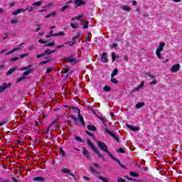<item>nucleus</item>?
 Wrapping results in <instances>:
<instances>
[{"label":"nucleus","mask_w":182,"mask_h":182,"mask_svg":"<svg viewBox=\"0 0 182 182\" xmlns=\"http://www.w3.org/2000/svg\"><path fill=\"white\" fill-rule=\"evenodd\" d=\"M98 147L100 149V150H102V151H105V153H107L108 156H109V157H113V154H112V153H110V151H109L107 150V145H106V144H105V142H102L100 141H96Z\"/></svg>","instance_id":"1"},{"label":"nucleus","mask_w":182,"mask_h":182,"mask_svg":"<svg viewBox=\"0 0 182 182\" xmlns=\"http://www.w3.org/2000/svg\"><path fill=\"white\" fill-rule=\"evenodd\" d=\"M164 46H166V43H160L159 47L156 48V55L158 59H161L163 56L161 55V52L164 50Z\"/></svg>","instance_id":"2"},{"label":"nucleus","mask_w":182,"mask_h":182,"mask_svg":"<svg viewBox=\"0 0 182 182\" xmlns=\"http://www.w3.org/2000/svg\"><path fill=\"white\" fill-rule=\"evenodd\" d=\"M87 144L88 146H90V147H91V149H92V151H94V153H96V154H97V156L100 157V159H105V156H103V154H100V152L97 150L96 147H95V146L93 145L92 141H90V139L87 140Z\"/></svg>","instance_id":"3"},{"label":"nucleus","mask_w":182,"mask_h":182,"mask_svg":"<svg viewBox=\"0 0 182 182\" xmlns=\"http://www.w3.org/2000/svg\"><path fill=\"white\" fill-rule=\"evenodd\" d=\"M181 68V65H180V64H175L170 68V71L171 72V73H176V72H178V70H180Z\"/></svg>","instance_id":"4"},{"label":"nucleus","mask_w":182,"mask_h":182,"mask_svg":"<svg viewBox=\"0 0 182 182\" xmlns=\"http://www.w3.org/2000/svg\"><path fill=\"white\" fill-rule=\"evenodd\" d=\"M75 39H82V34L80 33H77L75 37L73 38V43H65V45H69L70 46H73V45H75Z\"/></svg>","instance_id":"5"},{"label":"nucleus","mask_w":182,"mask_h":182,"mask_svg":"<svg viewBox=\"0 0 182 182\" xmlns=\"http://www.w3.org/2000/svg\"><path fill=\"white\" fill-rule=\"evenodd\" d=\"M61 173L69 174V176H70L71 177H73V178L76 179L75 174H73L68 168H63L61 170Z\"/></svg>","instance_id":"6"},{"label":"nucleus","mask_w":182,"mask_h":182,"mask_svg":"<svg viewBox=\"0 0 182 182\" xmlns=\"http://www.w3.org/2000/svg\"><path fill=\"white\" fill-rule=\"evenodd\" d=\"M9 86H11V82L6 84V83H3L1 86H0V93H2V92H4L6 90V89H7V87H9Z\"/></svg>","instance_id":"7"},{"label":"nucleus","mask_w":182,"mask_h":182,"mask_svg":"<svg viewBox=\"0 0 182 182\" xmlns=\"http://www.w3.org/2000/svg\"><path fill=\"white\" fill-rule=\"evenodd\" d=\"M25 43H22L18 46V48H14L13 50H11V51L8 52L6 53V55H11L12 53H14V52H16V50H21V49H22V48H21L22 46V45H24Z\"/></svg>","instance_id":"8"},{"label":"nucleus","mask_w":182,"mask_h":182,"mask_svg":"<svg viewBox=\"0 0 182 182\" xmlns=\"http://www.w3.org/2000/svg\"><path fill=\"white\" fill-rule=\"evenodd\" d=\"M25 11H26V9H18L12 12V15H19V14H22V12H25Z\"/></svg>","instance_id":"9"},{"label":"nucleus","mask_w":182,"mask_h":182,"mask_svg":"<svg viewBox=\"0 0 182 182\" xmlns=\"http://www.w3.org/2000/svg\"><path fill=\"white\" fill-rule=\"evenodd\" d=\"M101 60L104 63H107L108 59H107V53H103L101 56Z\"/></svg>","instance_id":"10"},{"label":"nucleus","mask_w":182,"mask_h":182,"mask_svg":"<svg viewBox=\"0 0 182 182\" xmlns=\"http://www.w3.org/2000/svg\"><path fill=\"white\" fill-rule=\"evenodd\" d=\"M82 155L84 156V157H86V159H90V154L86 149H83Z\"/></svg>","instance_id":"11"},{"label":"nucleus","mask_w":182,"mask_h":182,"mask_svg":"<svg viewBox=\"0 0 182 182\" xmlns=\"http://www.w3.org/2000/svg\"><path fill=\"white\" fill-rule=\"evenodd\" d=\"M127 127H128V129H129L132 132H137V130H139V127L130 125L129 124H127Z\"/></svg>","instance_id":"12"},{"label":"nucleus","mask_w":182,"mask_h":182,"mask_svg":"<svg viewBox=\"0 0 182 182\" xmlns=\"http://www.w3.org/2000/svg\"><path fill=\"white\" fill-rule=\"evenodd\" d=\"M121 9H122V11H124V12H130V11H132V8L126 5L121 6Z\"/></svg>","instance_id":"13"},{"label":"nucleus","mask_w":182,"mask_h":182,"mask_svg":"<svg viewBox=\"0 0 182 182\" xmlns=\"http://www.w3.org/2000/svg\"><path fill=\"white\" fill-rule=\"evenodd\" d=\"M66 61L69 62V63H76V59L73 58V56H70L66 58Z\"/></svg>","instance_id":"14"},{"label":"nucleus","mask_w":182,"mask_h":182,"mask_svg":"<svg viewBox=\"0 0 182 182\" xmlns=\"http://www.w3.org/2000/svg\"><path fill=\"white\" fill-rule=\"evenodd\" d=\"M111 159H112V160H114V161H117V163H118V164H119V166H120V167H122V168H126V167L123 164H121L120 161L119 159H116V157L112 156V157H111Z\"/></svg>","instance_id":"15"},{"label":"nucleus","mask_w":182,"mask_h":182,"mask_svg":"<svg viewBox=\"0 0 182 182\" xmlns=\"http://www.w3.org/2000/svg\"><path fill=\"white\" fill-rule=\"evenodd\" d=\"M47 60H44V61H41L39 63V65L40 66H42V65H46V63H49V62H52L53 59L52 58H47Z\"/></svg>","instance_id":"16"},{"label":"nucleus","mask_w":182,"mask_h":182,"mask_svg":"<svg viewBox=\"0 0 182 182\" xmlns=\"http://www.w3.org/2000/svg\"><path fill=\"white\" fill-rule=\"evenodd\" d=\"M56 52V50H50V49H48L44 51V55H51V53H55Z\"/></svg>","instance_id":"17"},{"label":"nucleus","mask_w":182,"mask_h":182,"mask_svg":"<svg viewBox=\"0 0 182 182\" xmlns=\"http://www.w3.org/2000/svg\"><path fill=\"white\" fill-rule=\"evenodd\" d=\"M145 105H146V103H144V102H140L136 105L135 107L136 109H140L141 107H143Z\"/></svg>","instance_id":"18"},{"label":"nucleus","mask_w":182,"mask_h":182,"mask_svg":"<svg viewBox=\"0 0 182 182\" xmlns=\"http://www.w3.org/2000/svg\"><path fill=\"white\" fill-rule=\"evenodd\" d=\"M75 4H76L77 6H80V5L85 4V1H83V0H75Z\"/></svg>","instance_id":"19"},{"label":"nucleus","mask_w":182,"mask_h":182,"mask_svg":"<svg viewBox=\"0 0 182 182\" xmlns=\"http://www.w3.org/2000/svg\"><path fill=\"white\" fill-rule=\"evenodd\" d=\"M15 70H16V67H14L12 68H11L7 73L6 75L9 76V75H12V73H14V72H15Z\"/></svg>","instance_id":"20"},{"label":"nucleus","mask_w":182,"mask_h":182,"mask_svg":"<svg viewBox=\"0 0 182 182\" xmlns=\"http://www.w3.org/2000/svg\"><path fill=\"white\" fill-rule=\"evenodd\" d=\"M56 14H57L56 11H51L48 15L46 16L45 18H50V16H55Z\"/></svg>","instance_id":"21"},{"label":"nucleus","mask_w":182,"mask_h":182,"mask_svg":"<svg viewBox=\"0 0 182 182\" xmlns=\"http://www.w3.org/2000/svg\"><path fill=\"white\" fill-rule=\"evenodd\" d=\"M90 171H91L92 174H98L97 171L93 168V166L90 167Z\"/></svg>","instance_id":"22"},{"label":"nucleus","mask_w":182,"mask_h":182,"mask_svg":"<svg viewBox=\"0 0 182 182\" xmlns=\"http://www.w3.org/2000/svg\"><path fill=\"white\" fill-rule=\"evenodd\" d=\"M78 118L80 122V123L82 124V126H85V121H83V117L80 115V113L78 114Z\"/></svg>","instance_id":"23"},{"label":"nucleus","mask_w":182,"mask_h":182,"mask_svg":"<svg viewBox=\"0 0 182 182\" xmlns=\"http://www.w3.org/2000/svg\"><path fill=\"white\" fill-rule=\"evenodd\" d=\"M34 181H45V178L42 177H36L33 178Z\"/></svg>","instance_id":"24"},{"label":"nucleus","mask_w":182,"mask_h":182,"mask_svg":"<svg viewBox=\"0 0 182 182\" xmlns=\"http://www.w3.org/2000/svg\"><path fill=\"white\" fill-rule=\"evenodd\" d=\"M117 73H119V70L114 69L112 71V73L111 74V77H114V76H116V75H117Z\"/></svg>","instance_id":"25"},{"label":"nucleus","mask_w":182,"mask_h":182,"mask_svg":"<svg viewBox=\"0 0 182 182\" xmlns=\"http://www.w3.org/2000/svg\"><path fill=\"white\" fill-rule=\"evenodd\" d=\"M51 36H65V33L59 32L58 33L52 34Z\"/></svg>","instance_id":"26"},{"label":"nucleus","mask_w":182,"mask_h":182,"mask_svg":"<svg viewBox=\"0 0 182 182\" xmlns=\"http://www.w3.org/2000/svg\"><path fill=\"white\" fill-rule=\"evenodd\" d=\"M144 87V82L141 81V84L136 88V90H140Z\"/></svg>","instance_id":"27"},{"label":"nucleus","mask_w":182,"mask_h":182,"mask_svg":"<svg viewBox=\"0 0 182 182\" xmlns=\"http://www.w3.org/2000/svg\"><path fill=\"white\" fill-rule=\"evenodd\" d=\"M18 18H12L11 21H10V23L11 24H16L18 23Z\"/></svg>","instance_id":"28"},{"label":"nucleus","mask_w":182,"mask_h":182,"mask_svg":"<svg viewBox=\"0 0 182 182\" xmlns=\"http://www.w3.org/2000/svg\"><path fill=\"white\" fill-rule=\"evenodd\" d=\"M87 129L88 130H92V132H95V130H96V127L93 125H88Z\"/></svg>","instance_id":"29"},{"label":"nucleus","mask_w":182,"mask_h":182,"mask_svg":"<svg viewBox=\"0 0 182 182\" xmlns=\"http://www.w3.org/2000/svg\"><path fill=\"white\" fill-rule=\"evenodd\" d=\"M111 82L112 83H114V85L119 83V81H117L116 78H114V77H111Z\"/></svg>","instance_id":"30"},{"label":"nucleus","mask_w":182,"mask_h":182,"mask_svg":"<svg viewBox=\"0 0 182 182\" xmlns=\"http://www.w3.org/2000/svg\"><path fill=\"white\" fill-rule=\"evenodd\" d=\"M89 28V22L88 21H85L84 25L82 26L83 29H87Z\"/></svg>","instance_id":"31"},{"label":"nucleus","mask_w":182,"mask_h":182,"mask_svg":"<svg viewBox=\"0 0 182 182\" xmlns=\"http://www.w3.org/2000/svg\"><path fill=\"white\" fill-rule=\"evenodd\" d=\"M42 5V1H36L33 4V6H41Z\"/></svg>","instance_id":"32"},{"label":"nucleus","mask_w":182,"mask_h":182,"mask_svg":"<svg viewBox=\"0 0 182 182\" xmlns=\"http://www.w3.org/2000/svg\"><path fill=\"white\" fill-rule=\"evenodd\" d=\"M55 123H56V120L53 121L51 122V124H50V126L47 128V133L48 132H49V130H50V128L52 127V126H53V124H55Z\"/></svg>","instance_id":"33"},{"label":"nucleus","mask_w":182,"mask_h":182,"mask_svg":"<svg viewBox=\"0 0 182 182\" xmlns=\"http://www.w3.org/2000/svg\"><path fill=\"white\" fill-rule=\"evenodd\" d=\"M45 46L51 48L52 46H55V42H52V43H48L45 45Z\"/></svg>","instance_id":"34"},{"label":"nucleus","mask_w":182,"mask_h":182,"mask_svg":"<svg viewBox=\"0 0 182 182\" xmlns=\"http://www.w3.org/2000/svg\"><path fill=\"white\" fill-rule=\"evenodd\" d=\"M75 139L77 141H80V143H83V139H82L80 136H75Z\"/></svg>","instance_id":"35"},{"label":"nucleus","mask_w":182,"mask_h":182,"mask_svg":"<svg viewBox=\"0 0 182 182\" xmlns=\"http://www.w3.org/2000/svg\"><path fill=\"white\" fill-rule=\"evenodd\" d=\"M104 90L105 92H110V90H112V88H110V87L106 85V86L104 87Z\"/></svg>","instance_id":"36"},{"label":"nucleus","mask_w":182,"mask_h":182,"mask_svg":"<svg viewBox=\"0 0 182 182\" xmlns=\"http://www.w3.org/2000/svg\"><path fill=\"white\" fill-rule=\"evenodd\" d=\"M29 73H31V70H28L24 72V73L23 74V77L24 78L26 77V76H28V75H29Z\"/></svg>","instance_id":"37"},{"label":"nucleus","mask_w":182,"mask_h":182,"mask_svg":"<svg viewBox=\"0 0 182 182\" xmlns=\"http://www.w3.org/2000/svg\"><path fill=\"white\" fill-rule=\"evenodd\" d=\"M116 58H117V55H116V53L114 52H113L112 55V62H114V60H116Z\"/></svg>","instance_id":"38"},{"label":"nucleus","mask_w":182,"mask_h":182,"mask_svg":"<svg viewBox=\"0 0 182 182\" xmlns=\"http://www.w3.org/2000/svg\"><path fill=\"white\" fill-rule=\"evenodd\" d=\"M149 85H150L151 86H153V85H157V80H156V79L153 80L149 83Z\"/></svg>","instance_id":"39"},{"label":"nucleus","mask_w":182,"mask_h":182,"mask_svg":"<svg viewBox=\"0 0 182 182\" xmlns=\"http://www.w3.org/2000/svg\"><path fill=\"white\" fill-rule=\"evenodd\" d=\"M130 176H132V177H139V173L130 172Z\"/></svg>","instance_id":"40"},{"label":"nucleus","mask_w":182,"mask_h":182,"mask_svg":"<svg viewBox=\"0 0 182 182\" xmlns=\"http://www.w3.org/2000/svg\"><path fill=\"white\" fill-rule=\"evenodd\" d=\"M24 77L22 75V77H18L16 80V83H19V82H21V80H24Z\"/></svg>","instance_id":"41"},{"label":"nucleus","mask_w":182,"mask_h":182,"mask_svg":"<svg viewBox=\"0 0 182 182\" xmlns=\"http://www.w3.org/2000/svg\"><path fill=\"white\" fill-rule=\"evenodd\" d=\"M114 48H117V43H113L110 46V48H111V49H114Z\"/></svg>","instance_id":"42"},{"label":"nucleus","mask_w":182,"mask_h":182,"mask_svg":"<svg viewBox=\"0 0 182 182\" xmlns=\"http://www.w3.org/2000/svg\"><path fill=\"white\" fill-rule=\"evenodd\" d=\"M81 18H83V14H80V16H77V17H75V18H73V21L74 19H81Z\"/></svg>","instance_id":"43"},{"label":"nucleus","mask_w":182,"mask_h":182,"mask_svg":"<svg viewBox=\"0 0 182 182\" xmlns=\"http://www.w3.org/2000/svg\"><path fill=\"white\" fill-rule=\"evenodd\" d=\"M28 53H25V54H21L20 55V58L21 59H23V58H26V56H28Z\"/></svg>","instance_id":"44"},{"label":"nucleus","mask_w":182,"mask_h":182,"mask_svg":"<svg viewBox=\"0 0 182 182\" xmlns=\"http://www.w3.org/2000/svg\"><path fill=\"white\" fill-rule=\"evenodd\" d=\"M18 59H19L18 57H16V58H11V62H16V60H18Z\"/></svg>","instance_id":"45"},{"label":"nucleus","mask_w":182,"mask_h":182,"mask_svg":"<svg viewBox=\"0 0 182 182\" xmlns=\"http://www.w3.org/2000/svg\"><path fill=\"white\" fill-rule=\"evenodd\" d=\"M68 6H64L62 9H61V11L64 12V11H66V9H68Z\"/></svg>","instance_id":"46"},{"label":"nucleus","mask_w":182,"mask_h":182,"mask_svg":"<svg viewBox=\"0 0 182 182\" xmlns=\"http://www.w3.org/2000/svg\"><path fill=\"white\" fill-rule=\"evenodd\" d=\"M117 181L118 182H126V180L123 179V178H119Z\"/></svg>","instance_id":"47"},{"label":"nucleus","mask_w":182,"mask_h":182,"mask_svg":"<svg viewBox=\"0 0 182 182\" xmlns=\"http://www.w3.org/2000/svg\"><path fill=\"white\" fill-rule=\"evenodd\" d=\"M71 27H73V29H76V28H77V24H73V23H71Z\"/></svg>","instance_id":"48"},{"label":"nucleus","mask_w":182,"mask_h":182,"mask_svg":"<svg viewBox=\"0 0 182 182\" xmlns=\"http://www.w3.org/2000/svg\"><path fill=\"white\" fill-rule=\"evenodd\" d=\"M60 48H63V45L57 46L55 47V50H58V49H60Z\"/></svg>","instance_id":"49"},{"label":"nucleus","mask_w":182,"mask_h":182,"mask_svg":"<svg viewBox=\"0 0 182 182\" xmlns=\"http://www.w3.org/2000/svg\"><path fill=\"white\" fill-rule=\"evenodd\" d=\"M43 56H45V54L44 53H42V54H40V55H37V59H39L40 58H42V57H43Z\"/></svg>","instance_id":"50"},{"label":"nucleus","mask_w":182,"mask_h":182,"mask_svg":"<svg viewBox=\"0 0 182 182\" xmlns=\"http://www.w3.org/2000/svg\"><path fill=\"white\" fill-rule=\"evenodd\" d=\"M29 69V67H23L20 69V70H28Z\"/></svg>","instance_id":"51"},{"label":"nucleus","mask_w":182,"mask_h":182,"mask_svg":"<svg viewBox=\"0 0 182 182\" xmlns=\"http://www.w3.org/2000/svg\"><path fill=\"white\" fill-rule=\"evenodd\" d=\"M124 60H125V62H128L129 61V57L127 55H124Z\"/></svg>","instance_id":"52"},{"label":"nucleus","mask_w":182,"mask_h":182,"mask_svg":"<svg viewBox=\"0 0 182 182\" xmlns=\"http://www.w3.org/2000/svg\"><path fill=\"white\" fill-rule=\"evenodd\" d=\"M38 43H46V41H43V40H42V39H40V40L38 41Z\"/></svg>","instance_id":"53"},{"label":"nucleus","mask_w":182,"mask_h":182,"mask_svg":"<svg viewBox=\"0 0 182 182\" xmlns=\"http://www.w3.org/2000/svg\"><path fill=\"white\" fill-rule=\"evenodd\" d=\"M109 134L112 136V137H115L116 136V134H114V132H109Z\"/></svg>","instance_id":"54"},{"label":"nucleus","mask_w":182,"mask_h":182,"mask_svg":"<svg viewBox=\"0 0 182 182\" xmlns=\"http://www.w3.org/2000/svg\"><path fill=\"white\" fill-rule=\"evenodd\" d=\"M83 178H85V180H87V181H90V178L87 176H84Z\"/></svg>","instance_id":"55"},{"label":"nucleus","mask_w":182,"mask_h":182,"mask_svg":"<svg viewBox=\"0 0 182 182\" xmlns=\"http://www.w3.org/2000/svg\"><path fill=\"white\" fill-rule=\"evenodd\" d=\"M50 72H52V69L51 68H48L46 70V73H50Z\"/></svg>","instance_id":"56"},{"label":"nucleus","mask_w":182,"mask_h":182,"mask_svg":"<svg viewBox=\"0 0 182 182\" xmlns=\"http://www.w3.org/2000/svg\"><path fill=\"white\" fill-rule=\"evenodd\" d=\"M132 5H134V6L137 5V1H136V0H134V1H132Z\"/></svg>","instance_id":"57"},{"label":"nucleus","mask_w":182,"mask_h":182,"mask_svg":"<svg viewBox=\"0 0 182 182\" xmlns=\"http://www.w3.org/2000/svg\"><path fill=\"white\" fill-rule=\"evenodd\" d=\"M119 153H124V150H123L122 148H119Z\"/></svg>","instance_id":"58"},{"label":"nucleus","mask_w":182,"mask_h":182,"mask_svg":"<svg viewBox=\"0 0 182 182\" xmlns=\"http://www.w3.org/2000/svg\"><path fill=\"white\" fill-rule=\"evenodd\" d=\"M6 52V50H2L0 51V55H2V53H5Z\"/></svg>","instance_id":"59"},{"label":"nucleus","mask_w":182,"mask_h":182,"mask_svg":"<svg viewBox=\"0 0 182 182\" xmlns=\"http://www.w3.org/2000/svg\"><path fill=\"white\" fill-rule=\"evenodd\" d=\"M93 166H94V167H96L97 168H99L98 164H94Z\"/></svg>","instance_id":"60"},{"label":"nucleus","mask_w":182,"mask_h":182,"mask_svg":"<svg viewBox=\"0 0 182 182\" xmlns=\"http://www.w3.org/2000/svg\"><path fill=\"white\" fill-rule=\"evenodd\" d=\"M15 6V4L14 2H11L9 4V6Z\"/></svg>","instance_id":"61"},{"label":"nucleus","mask_w":182,"mask_h":182,"mask_svg":"<svg viewBox=\"0 0 182 182\" xmlns=\"http://www.w3.org/2000/svg\"><path fill=\"white\" fill-rule=\"evenodd\" d=\"M114 140H116L117 141H119V137H117V136H114Z\"/></svg>","instance_id":"62"},{"label":"nucleus","mask_w":182,"mask_h":182,"mask_svg":"<svg viewBox=\"0 0 182 182\" xmlns=\"http://www.w3.org/2000/svg\"><path fill=\"white\" fill-rule=\"evenodd\" d=\"M32 11H33V9L32 7H31L29 9H28V12H32Z\"/></svg>","instance_id":"63"},{"label":"nucleus","mask_w":182,"mask_h":182,"mask_svg":"<svg viewBox=\"0 0 182 182\" xmlns=\"http://www.w3.org/2000/svg\"><path fill=\"white\" fill-rule=\"evenodd\" d=\"M13 181H14V182H18V181H17L16 178H13Z\"/></svg>","instance_id":"64"}]
</instances>
